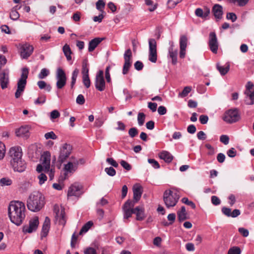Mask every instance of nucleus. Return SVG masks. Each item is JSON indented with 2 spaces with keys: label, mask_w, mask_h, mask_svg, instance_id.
<instances>
[{
  "label": "nucleus",
  "mask_w": 254,
  "mask_h": 254,
  "mask_svg": "<svg viewBox=\"0 0 254 254\" xmlns=\"http://www.w3.org/2000/svg\"><path fill=\"white\" fill-rule=\"evenodd\" d=\"M8 215L11 222H22L25 217V206L19 201L10 202L8 206Z\"/></svg>",
  "instance_id": "f257e3e1"
},
{
  "label": "nucleus",
  "mask_w": 254,
  "mask_h": 254,
  "mask_svg": "<svg viewBox=\"0 0 254 254\" xmlns=\"http://www.w3.org/2000/svg\"><path fill=\"white\" fill-rule=\"evenodd\" d=\"M45 202L44 194L40 191H35L29 195L27 206L29 210L38 212L44 206Z\"/></svg>",
  "instance_id": "f03ea898"
},
{
  "label": "nucleus",
  "mask_w": 254,
  "mask_h": 254,
  "mask_svg": "<svg viewBox=\"0 0 254 254\" xmlns=\"http://www.w3.org/2000/svg\"><path fill=\"white\" fill-rule=\"evenodd\" d=\"M180 196L175 190H167L164 193V201L168 208L175 206Z\"/></svg>",
  "instance_id": "7ed1b4c3"
},
{
  "label": "nucleus",
  "mask_w": 254,
  "mask_h": 254,
  "mask_svg": "<svg viewBox=\"0 0 254 254\" xmlns=\"http://www.w3.org/2000/svg\"><path fill=\"white\" fill-rule=\"evenodd\" d=\"M84 159H77L75 156H71L69 158V161L64 165V170L66 174H72L77 170L79 164H84Z\"/></svg>",
  "instance_id": "20e7f679"
},
{
  "label": "nucleus",
  "mask_w": 254,
  "mask_h": 254,
  "mask_svg": "<svg viewBox=\"0 0 254 254\" xmlns=\"http://www.w3.org/2000/svg\"><path fill=\"white\" fill-rule=\"evenodd\" d=\"M28 73L29 71L27 68H23L21 77L18 80L17 83V89L15 93V97L16 98H19L24 91L27 83Z\"/></svg>",
  "instance_id": "39448f33"
},
{
  "label": "nucleus",
  "mask_w": 254,
  "mask_h": 254,
  "mask_svg": "<svg viewBox=\"0 0 254 254\" xmlns=\"http://www.w3.org/2000/svg\"><path fill=\"white\" fill-rule=\"evenodd\" d=\"M51 153L49 151H45L41 156V164H38L36 168V170L38 172L40 173L43 171L44 169L45 170L49 171L50 168L51 163Z\"/></svg>",
  "instance_id": "423d86ee"
},
{
  "label": "nucleus",
  "mask_w": 254,
  "mask_h": 254,
  "mask_svg": "<svg viewBox=\"0 0 254 254\" xmlns=\"http://www.w3.org/2000/svg\"><path fill=\"white\" fill-rule=\"evenodd\" d=\"M54 221L58 222H66L67 217L65 215L64 208L61 205L55 204L54 206Z\"/></svg>",
  "instance_id": "0eeeda50"
},
{
  "label": "nucleus",
  "mask_w": 254,
  "mask_h": 254,
  "mask_svg": "<svg viewBox=\"0 0 254 254\" xmlns=\"http://www.w3.org/2000/svg\"><path fill=\"white\" fill-rule=\"evenodd\" d=\"M223 119L227 123H234L240 120V114L237 109H231L225 113Z\"/></svg>",
  "instance_id": "6e6552de"
},
{
  "label": "nucleus",
  "mask_w": 254,
  "mask_h": 254,
  "mask_svg": "<svg viewBox=\"0 0 254 254\" xmlns=\"http://www.w3.org/2000/svg\"><path fill=\"white\" fill-rule=\"evenodd\" d=\"M72 146L67 143L64 144L60 148L58 160L61 163L64 162L70 156L72 152Z\"/></svg>",
  "instance_id": "1a4fd4ad"
},
{
  "label": "nucleus",
  "mask_w": 254,
  "mask_h": 254,
  "mask_svg": "<svg viewBox=\"0 0 254 254\" xmlns=\"http://www.w3.org/2000/svg\"><path fill=\"white\" fill-rule=\"evenodd\" d=\"M149 60L156 63L157 59V43L154 39H149Z\"/></svg>",
  "instance_id": "9d476101"
},
{
  "label": "nucleus",
  "mask_w": 254,
  "mask_h": 254,
  "mask_svg": "<svg viewBox=\"0 0 254 254\" xmlns=\"http://www.w3.org/2000/svg\"><path fill=\"white\" fill-rule=\"evenodd\" d=\"M95 86L96 89L99 91H103L106 88V83L104 78V72L102 70H99L96 73Z\"/></svg>",
  "instance_id": "9b49d317"
},
{
  "label": "nucleus",
  "mask_w": 254,
  "mask_h": 254,
  "mask_svg": "<svg viewBox=\"0 0 254 254\" xmlns=\"http://www.w3.org/2000/svg\"><path fill=\"white\" fill-rule=\"evenodd\" d=\"M57 79L56 86L58 89H62L66 84V77L64 70L61 67L57 69L56 73Z\"/></svg>",
  "instance_id": "f8f14e48"
},
{
  "label": "nucleus",
  "mask_w": 254,
  "mask_h": 254,
  "mask_svg": "<svg viewBox=\"0 0 254 254\" xmlns=\"http://www.w3.org/2000/svg\"><path fill=\"white\" fill-rule=\"evenodd\" d=\"M124 58L125 63L123 68V74L125 75L128 73L132 64V53L130 49H129L126 51Z\"/></svg>",
  "instance_id": "ddd939ff"
},
{
  "label": "nucleus",
  "mask_w": 254,
  "mask_h": 254,
  "mask_svg": "<svg viewBox=\"0 0 254 254\" xmlns=\"http://www.w3.org/2000/svg\"><path fill=\"white\" fill-rule=\"evenodd\" d=\"M208 45L211 51L214 54H216L219 44L216 35L214 32H211L209 33Z\"/></svg>",
  "instance_id": "4468645a"
},
{
  "label": "nucleus",
  "mask_w": 254,
  "mask_h": 254,
  "mask_svg": "<svg viewBox=\"0 0 254 254\" xmlns=\"http://www.w3.org/2000/svg\"><path fill=\"white\" fill-rule=\"evenodd\" d=\"M82 194V186L78 184L75 183L69 188L67 192V197L68 198L71 196L78 197Z\"/></svg>",
  "instance_id": "2eb2a0df"
},
{
  "label": "nucleus",
  "mask_w": 254,
  "mask_h": 254,
  "mask_svg": "<svg viewBox=\"0 0 254 254\" xmlns=\"http://www.w3.org/2000/svg\"><path fill=\"white\" fill-rule=\"evenodd\" d=\"M245 94L249 98V101L246 100V104L253 105L254 104V85L251 82H248L246 85V90Z\"/></svg>",
  "instance_id": "dca6fc26"
},
{
  "label": "nucleus",
  "mask_w": 254,
  "mask_h": 254,
  "mask_svg": "<svg viewBox=\"0 0 254 254\" xmlns=\"http://www.w3.org/2000/svg\"><path fill=\"white\" fill-rule=\"evenodd\" d=\"M9 154L11 158L10 163L22 158V152L20 147L15 146L11 147L9 150Z\"/></svg>",
  "instance_id": "f3484780"
},
{
  "label": "nucleus",
  "mask_w": 254,
  "mask_h": 254,
  "mask_svg": "<svg viewBox=\"0 0 254 254\" xmlns=\"http://www.w3.org/2000/svg\"><path fill=\"white\" fill-rule=\"evenodd\" d=\"M10 165L12 166L14 171H17L18 172H23L26 168V165L25 161L20 158V159H18V160H15V161L11 162L10 163Z\"/></svg>",
  "instance_id": "a211bd4d"
},
{
  "label": "nucleus",
  "mask_w": 254,
  "mask_h": 254,
  "mask_svg": "<svg viewBox=\"0 0 254 254\" xmlns=\"http://www.w3.org/2000/svg\"><path fill=\"white\" fill-rule=\"evenodd\" d=\"M34 48L29 44L23 45L21 48L20 55L23 59H27L33 52Z\"/></svg>",
  "instance_id": "6ab92c4d"
},
{
  "label": "nucleus",
  "mask_w": 254,
  "mask_h": 254,
  "mask_svg": "<svg viewBox=\"0 0 254 254\" xmlns=\"http://www.w3.org/2000/svg\"><path fill=\"white\" fill-rule=\"evenodd\" d=\"M0 86L2 89L7 87L9 83L8 71L4 70L0 73Z\"/></svg>",
  "instance_id": "aec40b11"
},
{
  "label": "nucleus",
  "mask_w": 254,
  "mask_h": 254,
  "mask_svg": "<svg viewBox=\"0 0 254 254\" xmlns=\"http://www.w3.org/2000/svg\"><path fill=\"white\" fill-rule=\"evenodd\" d=\"M132 190L133 200H135V202H137L141 196L143 192L142 188L140 185L135 184L133 186Z\"/></svg>",
  "instance_id": "412c9836"
},
{
  "label": "nucleus",
  "mask_w": 254,
  "mask_h": 254,
  "mask_svg": "<svg viewBox=\"0 0 254 254\" xmlns=\"http://www.w3.org/2000/svg\"><path fill=\"white\" fill-rule=\"evenodd\" d=\"M134 214L136 215V220L142 221L146 217L144 209L142 206H137L134 208Z\"/></svg>",
  "instance_id": "4be33fe9"
},
{
  "label": "nucleus",
  "mask_w": 254,
  "mask_h": 254,
  "mask_svg": "<svg viewBox=\"0 0 254 254\" xmlns=\"http://www.w3.org/2000/svg\"><path fill=\"white\" fill-rule=\"evenodd\" d=\"M103 40L104 38L97 37L89 41L88 49V51L89 52H93Z\"/></svg>",
  "instance_id": "5701e85b"
},
{
  "label": "nucleus",
  "mask_w": 254,
  "mask_h": 254,
  "mask_svg": "<svg viewBox=\"0 0 254 254\" xmlns=\"http://www.w3.org/2000/svg\"><path fill=\"white\" fill-rule=\"evenodd\" d=\"M160 159L163 160L166 163H170L173 160V156L167 151H163L159 154Z\"/></svg>",
  "instance_id": "b1692460"
},
{
  "label": "nucleus",
  "mask_w": 254,
  "mask_h": 254,
  "mask_svg": "<svg viewBox=\"0 0 254 254\" xmlns=\"http://www.w3.org/2000/svg\"><path fill=\"white\" fill-rule=\"evenodd\" d=\"M212 11L215 18L221 19L223 15V7L218 4H215L212 8Z\"/></svg>",
  "instance_id": "393cba45"
},
{
  "label": "nucleus",
  "mask_w": 254,
  "mask_h": 254,
  "mask_svg": "<svg viewBox=\"0 0 254 254\" xmlns=\"http://www.w3.org/2000/svg\"><path fill=\"white\" fill-rule=\"evenodd\" d=\"M177 215L180 221H185L189 217L185 206L181 207V209L178 211Z\"/></svg>",
  "instance_id": "a878e982"
},
{
  "label": "nucleus",
  "mask_w": 254,
  "mask_h": 254,
  "mask_svg": "<svg viewBox=\"0 0 254 254\" xmlns=\"http://www.w3.org/2000/svg\"><path fill=\"white\" fill-rule=\"evenodd\" d=\"M16 135L19 137H27L29 135V127L27 126L21 127L15 131Z\"/></svg>",
  "instance_id": "bb28decb"
},
{
  "label": "nucleus",
  "mask_w": 254,
  "mask_h": 254,
  "mask_svg": "<svg viewBox=\"0 0 254 254\" xmlns=\"http://www.w3.org/2000/svg\"><path fill=\"white\" fill-rule=\"evenodd\" d=\"M38 227V223H29V225H25L23 227V232L25 233H31L36 231Z\"/></svg>",
  "instance_id": "cd10ccee"
},
{
  "label": "nucleus",
  "mask_w": 254,
  "mask_h": 254,
  "mask_svg": "<svg viewBox=\"0 0 254 254\" xmlns=\"http://www.w3.org/2000/svg\"><path fill=\"white\" fill-rule=\"evenodd\" d=\"M170 57L172 59L173 64H175L177 62L178 51L177 49H174L173 45L169 48V50Z\"/></svg>",
  "instance_id": "c85d7f7f"
},
{
  "label": "nucleus",
  "mask_w": 254,
  "mask_h": 254,
  "mask_svg": "<svg viewBox=\"0 0 254 254\" xmlns=\"http://www.w3.org/2000/svg\"><path fill=\"white\" fill-rule=\"evenodd\" d=\"M63 51L64 53V55L66 57V58L68 61H70L71 60L72 58L71 56V54H72V52L71 51L70 48L68 45L67 44H65L63 47Z\"/></svg>",
  "instance_id": "c756f323"
},
{
  "label": "nucleus",
  "mask_w": 254,
  "mask_h": 254,
  "mask_svg": "<svg viewBox=\"0 0 254 254\" xmlns=\"http://www.w3.org/2000/svg\"><path fill=\"white\" fill-rule=\"evenodd\" d=\"M89 64L88 63V60L84 59L82 63V68H81V74L82 75H89Z\"/></svg>",
  "instance_id": "7c9ffc66"
},
{
  "label": "nucleus",
  "mask_w": 254,
  "mask_h": 254,
  "mask_svg": "<svg viewBox=\"0 0 254 254\" xmlns=\"http://www.w3.org/2000/svg\"><path fill=\"white\" fill-rule=\"evenodd\" d=\"M20 6L16 5L11 10L10 13V17L11 19L16 20L18 19L19 17V14L17 12V10L20 9Z\"/></svg>",
  "instance_id": "2f4dec72"
},
{
  "label": "nucleus",
  "mask_w": 254,
  "mask_h": 254,
  "mask_svg": "<svg viewBox=\"0 0 254 254\" xmlns=\"http://www.w3.org/2000/svg\"><path fill=\"white\" fill-rule=\"evenodd\" d=\"M50 223H44L43 224L41 234V239H43V238L46 237L48 235L49 230H50Z\"/></svg>",
  "instance_id": "473e14b6"
},
{
  "label": "nucleus",
  "mask_w": 254,
  "mask_h": 254,
  "mask_svg": "<svg viewBox=\"0 0 254 254\" xmlns=\"http://www.w3.org/2000/svg\"><path fill=\"white\" fill-rule=\"evenodd\" d=\"M217 68L222 75H224L229 70L230 65L228 64L226 65L225 66H221L219 64H217Z\"/></svg>",
  "instance_id": "72a5a7b5"
},
{
  "label": "nucleus",
  "mask_w": 254,
  "mask_h": 254,
  "mask_svg": "<svg viewBox=\"0 0 254 254\" xmlns=\"http://www.w3.org/2000/svg\"><path fill=\"white\" fill-rule=\"evenodd\" d=\"M37 85L40 89H45L48 92L50 91L52 89L50 85L47 84L46 82L43 80L39 81L37 82Z\"/></svg>",
  "instance_id": "f704fd0d"
},
{
  "label": "nucleus",
  "mask_w": 254,
  "mask_h": 254,
  "mask_svg": "<svg viewBox=\"0 0 254 254\" xmlns=\"http://www.w3.org/2000/svg\"><path fill=\"white\" fill-rule=\"evenodd\" d=\"M136 203V202H135V200H128L124 204L123 206V209L134 210V208H133V207H134Z\"/></svg>",
  "instance_id": "c9c22d12"
},
{
  "label": "nucleus",
  "mask_w": 254,
  "mask_h": 254,
  "mask_svg": "<svg viewBox=\"0 0 254 254\" xmlns=\"http://www.w3.org/2000/svg\"><path fill=\"white\" fill-rule=\"evenodd\" d=\"M188 39L186 36L182 35L180 39V49H186L187 46Z\"/></svg>",
  "instance_id": "e433bc0d"
},
{
  "label": "nucleus",
  "mask_w": 254,
  "mask_h": 254,
  "mask_svg": "<svg viewBox=\"0 0 254 254\" xmlns=\"http://www.w3.org/2000/svg\"><path fill=\"white\" fill-rule=\"evenodd\" d=\"M228 1L231 3L237 4L240 6H244L248 3L249 0H228Z\"/></svg>",
  "instance_id": "4c0bfd02"
},
{
  "label": "nucleus",
  "mask_w": 254,
  "mask_h": 254,
  "mask_svg": "<svg viewBox=\"0 0 254 254\" xmlns=\"http://www.w3.org/2000/svg\"><path fill=\"white\" fill-rule=\"evenodd\" d=\"M79 73V70L77 68H75L72 73L71 86L73 87L74 85L78 74Z\"/></svg>",
  "instance_id": "58836bf2"
},
{
  "label": "nucleus",
  "mask_w": 254,
  "mask_h": 254,
  "mask_svg": "<svg viewBox=\"0 0 254 254\" xmlns=\"http://www.w3.org/2000/svg\"><path fill=\"white\" fill-rule=\"evenodd\" d=\"M105 6V2L103 0H98L96 3V8L100 11L103 12Z\"/></svg>",
  "instance_id": "ea45409f"
},
{
  "label": "nucleus",
  "mask_w": 254,
  "mask_h": 254,
  "mask_svg": "<svg viewBox=\"0 0 254 254\" xmlns=\"http://www.w3.org/2000/svg\"><path fill=\"white\" fill-rule=\"evenodd\" d=\"M191 90L190 86L185 87L183 90L179 94V96L182 98L186 97Z\"/></svg>",
  "instance_id": "a19ab883"
},
{
  "label": "nucleus",
  "mask_w": 254,
  "mask_h": 254,
  "mask_svg": "<svg viewBox=\"0 0 254 254\" xmlns=\"http://www.w3.org/2000/svg\"><path fill=\"white\" fill-rule=\"evenodd\" d=\"M93 223H85L79 232V235L86 233L93 226Z\"/></svg>",
  "instance_id": "79ce46f5"
},
{
  "label": "nucleus",
  "mask_w": 254,
  "mask_h": 254,
  "mask_svg": "<svg viewBox=\"0 0 254 254\" xmlns=\"http://www.w3.org/2000/svg\"><path fill=\"white\" fill-rule=\"evenodd\" d=\"M241 250L239 247L234 246L233 247L230 248L228 251L227 254H241Z\"/></svg>",
  "instance_id": "37998d69"
},
{
  "label": "nucleus",
  "mask_w": 254,
  "mask_h": 254,
  "mask_svg": "<svg viewBox=\"0 0 254 254\" xmlns=\"http://www.w3.org/2000/svg\"><path fill=\"white\" fill-rule=\"evenodd\" d=\"M183 0H168L167 2V6L169 8H174L177 4L181 2Z\"/></svg>",
  "instance_id": "c03bdc74"
},
{
  "label": "nucleus",
  "mask_w": 254,
  "mask_h": 254,
  "mask_svg": "<svg viewBox=\"0 0 254 254\" xmlns=\"http://www.w3.org/2000/svg\"><path fill=\"white\" fill-rule=\"evenodd\" d=\"M50 74L49 70L45 68H42L38 74V77L40 79H43L47 77Z\"/></svg>",
  "instance_id": "a18cd8bd"
},
{
  "label": "nucleus",
  "mask_w": 254,
  "mask_h": 254,
  "mask_svg": "<svg viewBox=\"0 0 254 254\" xmlns=\"http://www.w3.org/2000/svg\"><path fill=\"white\" fill-rule=\"evenodd\" d=\"M82 81L84 85L87 88H88L90 86L91 81L89 75L82 76Z\"/></svg>",
  "instance_id": "49530a36"
},
{
  "label": "nucleus",
  "mask_w": 254,
  "mask_h": 254,
  "mask_svg": "<svg viewBox=\"0 0 254 254\" xmlns=\"http://www.w3.org/2000/svg\"><path fill=\"white\" fill-rule=\"evenodd\" d=\"M12 184V180L7 178H2L0 180V184L1 186H10Z\"/></svg>",
  "instance_id": "de8ad7c7"
},
{
  "label": "nucleus",
  "mask_w": 254,
  "mask_h": 254,
  "mask_svg": "<svg viewBox=\"0 0 254 254\" xmlns=\"http://www.w3.org/2000/svg\"><path fill=\"white\" fill-rule=\"evenodd\" d=\"M145 115L143 113H139L137 116V121L139 126H142L145 121Z\"/></svg>",
  "instance_id": "09e8293b"
},
{
  "label": "nucleus",
  "mask_w": 254,
  "mask_h": 254,
  "mask_svg": "<svg viewBox=\"0 0 254 254\" xmlns=\"http://www.w3.org/2000/svg\"><path fill=\"white\" fill-rule=\"evenodd\" d=\"M46 96L45 95H40L38 98L35 101V104H43L46 102Z\"/></svg>",
  "instance_id": "8fccbe9b"
},
{
  "label": "nucleus",
  "mask_w": 254,
  "mask_h": 254,
  "mask_svg": "<svg viewBox=\"0 0 254 254\" xmlns=\"http://www.w3.org/2000/svg\"><path fill=\"white\" fill-rule=\"evenodd\" d=\"M5 146L3 143L0 141V160L2 159L5 154Z\"/></svg>",
  "instance_id": "3c124183"
},
{
  "label": "nucleus",
  "mask_w": 254,
  "mask_h": 254,
  "mask_svg": "<svg viewBox=\"0 0 254 254\" xmlns=\"http://www.w3.org/2000/svg\"><path fill=\"white\" fill-rule=\"evenodd\" d=\"M44 136L46 139H56L57 138V136L56 135V134L53 131L46 133L45 134Z\"/></svg>",
  "instance_id": "603ef678"
},
{
  "label": "nucleus",
  "mask_w": 254,
  "mask_h": 254,
  "mask_svg": "<svg viewBox=\"0 0 254 254\" xmlns=\"http://www.w3.org/2000/svg\"><path fill=\"white\" fill-rule=\"evenodd\" d=\"M182 201L183 203L190 206L193 209L195 208V204L192 201L189 200L187 197L183 198Z\"/></svg>",
  "instance_id": "864d4df0"
},
{
  "label": "nucleus",
  "mask_w": 254,
  "mask_h": 254,
  "mask_svg": "<svg viewBox=\"0 0 254 254\" xmlns=\"http://www.w3.org/2000/svg\"><path fill=\"white\" fill-rule=\"evenodd\" d=\"M110 69L111 66L109 65L106 67L105 70V78L107 80V82L108 83H110L111 82V78L110 73Z\"/></svg>",
  "instance_id": "5fc2aeb1"
},
{
  "label": "nucleus",
  "mask_w": 254,
  "mask_h": 254,
  "mask_svg": "<svg viewBox=\"0 0 254 254\" xmlns=\"http://www.w3.org/2000/svg\"><path fill=\"white\" fill-rule=\"evenodd\" d=\"M104 123V119L103 117H99L96 119L94 123L95 126L98 127H101Z\"/></svg>",
  "instance_id": "6e6d98bb"
},
{
  "label": "nucleus",
  "mask_w": 254,
  "mask_h": 254,
  "mask_svg": "<svg viewBox=\"0 0 254 254\" xmlns=\"http://www.w3.org/2000/svg\"><path fill=\"white\" fill-rule=\"evenodd\" d=\"M195 14L196 16L200 17H205L207 16V13L203 14V11L201 8H198L195 10Z\"/></svg>",
  "instance_id": "4d7b16f0"
},
{
  "label": "nucleus",
  "mask_w": 254,
  "mask_h": 254,
  "mask_svg": "<svg viewBox=\"0 0 254 254\" xmlns=\"http://www.w3.org/2000/svg\"><path fill=\"white\" fill-rule=\"evenodd\" d=\"M145 4L147 5L151 6L149 8V11H153L156 8V5L153 4V1L152 0H145Z\"/></svg>",
  "instance_id": "13d9d810"
},
{
  "label": "nucleus",
  "mask_w": 254,
  "mask_h": 254,
  "mask_svg": "<svg viewBox=\"0 0 254 254\" xmlns=\"http://www.w3.org/2000/svg\"><path fill=\"white\" fill-rule=\"evenodd\" d=\"M106 173L110 176H114L116 175V170L113 167L106 168L105 169Z\"/></svg>",
  "instance_id": "bf43d9fd"
},
{
  "label": "nucleus",
  "mask_w": 254,
  "mask_h": 254,
  "mask_svg": "<svg viewBox=\"0 0 254 254\" xmlns=\"http://www.w3.org/2000/svg\"><path fill=\"white\" fill-rule=\"evenodd\" d=\"M60 116V113L58 110H55L52 111L50 113V119L54 120L58 118Z\"/></svg>",
  "instance_id": "052dcab7"
},
{
  "label": "nucleus",
  "mask_w": 254,
  "mask_h": 254,
  "mask_svg": "<svg viewBox=\"0 0 254 254\" xmlns=\"http://www.w3.org/2000/svg\"><path fill=\"white\" fill-rule=\"evenodd\" d=\"M124 212V218L128 219L130 217L132 214H134V210L123 209Z\"/></svg>",
  "instance_id": "680f3d73"
},
{
  "label": "nucleus",
  "mask_w": 254,
  "mask_h": 254,
  "mask_svg": "<svg viewBox=\"0 0 254 254\" xmlns=\"http://www.w3.org/2000/svg\"><path fill=\"white\" fill-rule=\"evenodd\" d=\"M148 162L149 164H151L155 169H158L160 168V165L158 162L153 159H148Z\"/></svg>",
  "instance_id": "e2e57ef3"
},
{
  "label": "nucleus",
  "mask_w": 254,
  "mask_h": 254,
  "mask_svg": "<svg viewBox=\"0 0 254 254\" xmlns=\"http://www.w3.org/2000/svg\"><path fill=\"white\" fill-rule=\"evenodd\" d=\"M84 254H97L96 250L92 247H88L84 251Z\"/></svg>",
  "instance_id": "0e129e2a"
},
{
  "label": "nucleus",
  "mask_w": 254,
  "mask_h": 254,
  "mask_svg": "<svg viewBox=\"0 0 254 254\" xmlns=\"http://www.w3.org/2000/svg\"><path fill=\"white\" fill-rule=\"evenodd\" d=\"M226 18L227 19L231 20L232 22H235L237 20L236 15L233 12H229L227 14Z\"/></svg>",
  "instance_id": "69168bd1"
},
{
  "label": "nucleus",
  "mask_w": 254,
  "mask_h": 254,
  "mask_svg": "<svg viewBox=\"0 0 254 254\" xmlns=\"http://www.w3.org/2000/svg\"><path fill=\"white\" fill-rule=\"evenodd\" d=\"M138 130L135 127H132L129 129L128 134L131 137H134L138 134Z\"/></svg>",
  "instance_id": "338daca9"
},
{
  "label": "nucleus",
  "mask_w": 254,
  "mask_h": 254,
  "mask_svg": "<svg viewBox=\"0 0 254 254\" xmlns=\"http://www.w3.org/2000/svg\"><path fill=\"white\" fill-rule=\"evenodd\" d=\"M220 140L225 145L229 143V138L227 135H222L220 137Z\"/></svg>",
  "instance_id": "774afa93"
}]
</instances>
